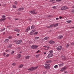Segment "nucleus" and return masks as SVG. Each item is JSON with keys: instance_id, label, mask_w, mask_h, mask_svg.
Returning <instances> with one entry per match:
<instances>
[{"instance_id": "1", "label": "nucleus", "mask_w": 74, "mask_h": 74, "mask_svg": "<svg viewBox=\"0 0 74 74\" xmlns=\"http://www.w3.org/2000/svg\"><path fill=\"white\" fill-rule=\"evenodd\" d=\"M37 68H38V66H36L35 67H32L30 68L29 69H28V71H33L34 70H36Z\"/></svg>"}, {"instance_id": "2", "label": "nucleus", "mask_w": 74, "mask_h": 74, "mask_svg": "<svg viewBox=\"0 0 74 74\" xmlns=\"http://www.w3.org/2000/svg\"><path fill=\"white\" fill-rule=\"evenodd\" d=\"M31 48L34 49H37V48H38V46H36V45H33L31 46Z\"/></svg>"}, {"instance_id": "3", "label": "nucleus", "mask_w": 74, "mask_h": 74, "mask_svg": "<svg viewBox=\"0 0 74 74\" xmlns=\"http://www.w3.org/2000/svg\"><path fill=\"white\" fill-rule=\"evenodd\" d=\"M46 66L44 67V68L45 69H47V70H48V69H50V66H49V64H46Z\"/></svg>"}, {"instance_id": "4", "label": "nucleus", "mask_w": 74, "mask_h": 74, "mask_svg": "<svg viewBox=\"0 0 74 74\" xmlns=\"http://www.w3.org/2000/svg\"><path fill=\"white\" fill-rule=\"evenodd\" d=\"M62 47L61 46H60L56 48V49H57L58 51H60L62 49Z\"/></svg>"}, {"instance_id": "5", "label": "nucleus", "mask_w": 74, "mask_h": 74, "mask_svg": "<svg viewBox=\"0 0 74 74\" xmlns=\"http://www.w3.org/2000/svg\"><path fill=\"white\" fill-rule=\"evenodd\" d=\"M22 42V40H18V41H16V44H21V42Z\"/></svg>"}, {"instance_id": "6", "label": "nucleus", "mask_w": 74, "mask_h": 74, "mask_svg": "<svg viewBox=\"0 0 74 74\" xmlns=\"http://www.w3.org/2000/svg\"><path fill=\"white\" fill-rule=\"evenodd\" d=\"M66 69H67V67L65 66L64 68H62L60 70V71H64V70H66Z\"/></svg>"}, {"instance_id": "7", "label": "nucleus", "mask_w": 74, "mask_h": 74, "mask_svg": "<svg viewBox=\"0 0 74 74\" xmlns=\"http://www.w3.org/2000/svg\"><path fill=\"white\" fill-rule=\"evenodd\" d=\"M53 56V54L52 53H50L48 55L47 57L49 58H51Z\"/></svg>"}, {"instance_id": "8", "label": "nucleus", "mask_w": 74, "mask_h": 74, "mask_svg": "<svg viewBox=\"0 0 74 74\" xmlns=\"http://www.w3.org/2000/svg\"><path fill=\"white\" fill-rule=\"evenodd\" d=\"M30 30V27H28L25 30V32L27 33V32H28V31Z\"/></svg>"}, {"instance_id": "9", "label": "nucleus", "mask_w": 74, "mask_h": 74, "mask_svg": "<svg viewBox=\"0 0 74 74\" xmlns=\"http://www.w3.org/2000/svg\"><path fill=\"white\" fill-rule=\"evenodd\" d=\"M35 12V10H33L32 11H30V12H31V14H37V13Z\"/></svg>"}, {"instance_id": "10", "label": "nucleus", "mask_w": 74, "mask_h": 74, "mask_svg": "<svg viewBox=\"0 0 74 74\" xmlns=\"http://www.w3.org/2000/svg\"><path fill=\"white\" fill-rule=\"evenodd\" d=\"M49 44H55V41L52 40H50L49 41Z\"/></svg>"}, {"instance_id": "11", "label": "nucleus", "mask_w": 74, "mask_h": 74, "mask_svg": "<svg viewBox=\"0 0 74 74\" xmlns=\"http://www.w3.org/2000/svg\"><path fill=\"white\" fill-rule=\"evenodd\" d=\"M36 31L35 30H33L30 33V35H32L33 34H34V32Z\"/></svg>"}, {"instance_id": "12", "label": "nucleus", "mask_w": 74, "mask_h": 74, "mask_svg": "<svg viewBox=\"0 0 74 74\" xmlns=\"http://www.w3.org/2000/svg\"><path fill=\"white\" fill-rule=\"evenodd\" d=\"M61 58L62 59H63L64 60H66V57L63 56H62L61 57Z\"/></svg>"}, {"instance_id": "13", "label": "nucleus", "mask_w": 74, "mask_h": 74, "mask_svg": "<svg viewBox=\"0 0 74 74\" xmlns=\"http://www.w3.org/2000/svg\"><path fill=\"white\" fill-rule=\"evenodd\" d=\"M63 36H60L57 37L58 39H62Z\"/></svg>"}, {"instance_id": "14", "label": "nucleus", "mask_w": 74, "mask_h": 74, "mask_svg": "<svg viewBox=\"0 0 74 74\" xmlns=\"http://www.w3.org/2000/svg\"><path fill=\"white\" fill-rule=\"evenodd\" d=\"M24 10V8H19L18 10L17 11H21L22 10Z\"/></svg>"}, {"instance_id": "15", "label": "nucleus", "mask_w": 74, "mask_h": 74, "mask_svg": "<svg viewBox=\"0 0 74 74\" xmlns=\"http://www.w3.org/2000/svg\"><path fill=\"white\" fill-rule=\"evenodd\" d=\"M14 31L17 32H20V30L19 29H14Z\"/></svg>"}, {"instance_id": "16", "label": "nucleus", "mask_w": 74, "mask_h": 74, "mask_svg": "<svg viewBox=\"0 0 74 74\" xmlns=\"http://www.w3.org/2000/svg\"><path fill=\"white\" fill-rule=\"evenodd\" d=\"M23 66V64H21L18 66V68L19 69H21V68H22Z\"/></svg>"}, {"instance_id": "17", "label": "nucleus", "mask_w": 74, "mask_h": 74, "mask_svg": "<svg viewBox=\"0 0 74 74\" xmlns=\"http://www.w3.org/2000/svg\"><path fill=\"white\" fill-rule=\"evenodd\" d=\"M64 64V63H62L61 64H59V66L60 67L61 66H63Z\"/></svg>"}, {"instance_id": "18", "label": "nucleus", "mask_w": 74, "mask_h": 74, "mask_svg": "<svg viewBox=\"0 0 74 74\" xmlns=\"http://www.w3.org/2000/svg\"><path fill=\"white\" fill-rule=\"evenodd\" d=\"M5 19H3V18H1L0 19V22H2V21H5Z\"/></svg>"}, {"instance_id": "19", "label": "nucleus", "mask_w": 74, "mask_h": 74, "mask_svg": "<svg viewBox=\"0 0 74 74\" xmlns=\"http://www.w3.org/2000/svg\"><path fill=\"white\" fill-rule=\"evenodd\" d=\"M11 47H12V45L11 44H9L8 45V48H11Z\"/></svg>"}, {"instance_id": "20", "label": "nucleus", "mask_w": 74, "mask_h": 74, "mask_svg": "<svg viewBox=\"0 0 74 74\" xmlns=\"http://www.w3.org/2000/svg\"><path fill=\"white\" fill-rule=\"evenodd\" d=\"M35 28V26L34 25H32L31 27V29H34Z\"/></svg>"}, {"instance_id": "21", "label": "nucleus", "mask_w": 74, "mask_h": 74, "mask_svg": "<svg viewBox=\"0 0 74 74\" xmlns=\"http://www.w3.org/2000/svg\"><path fill=\"white\" fill-rule=\"evenodd\" d=\"M51 61H46V63H51Z\"/></svg>"}, {"instance_id": "22", "label": "nucleus", "mask_w": 74, "mask_h": 74, "mask_svg": "<svg viewBox=\"0 0 74 74\" xmlns=\"http://www.w3.org/2000/svg\"><path fill=\"white\" fill-rule=\"evenodd\" d=\"M2 18H3V19H5V20H6V18H5V15H3L2 16Z\"/></svg>"}, {"instance_id": "23", "label": "nucleus", "mask_w": 74, "mask_h": 74, "mask_svg": "<svg viewBox=\"0 0 74 74\" xmlns=\"http://www.w3.org/2000/svg\"><path fill=\"white\" fill-rule=\"evenodd\" d=\"M8 41H9V40L8 39H5V42H8Z\"/></svg>"}, {"instance_id": "24", "label": "nucleus", "mask_w": 74, "mask_h": 74, "mask_svg": "<svg viewBox=\"0 0 74 74\" xmlns=\"http://www.w3.org/2000/svg\"><path fill=\"white\" fill-rule=\"evenodd\" d=\"M40 54H38V55H36V58H38V57H39V56H40Z\"/></svg>"}, {"instance_id": "25", "label": "nucleus", "mask_w": 74, "mask_h": 74, "mask_svg": "<svg viewBox=\"0 0 74 74\" xmlns=\"http://www.w3.org/2000/svg\"><path fill=\"white\" fill-rule=\"evenodd\" d=\"M48 38H49V37H45V38L44 39L45 40H48Z\"/></svg>"}, {"instance_id": "26", "label": "nucleus", "mask_w": 74, "mask_h": 74, "mask_svg": "<svg viewBox=\"0 0 74 74\" xmlns=\"http://www.w3.org/2000/svg\"><path fill=\"white\" fill-rule=\"evenodd\" d=\"M8 38L11 40V39H12V36H10L8 37Z\"/></svg>"}, {"instance_id": "27", "label": "nucleus", "mask_w": 74, "mask_h": 74, "mask_svg": "<svg viewBox=\"0 0 74 74\" xmlns=\"http://www.w3.org/2000/svg\"><path fill=\"white\" fill-rule=\"evenodd\" d=\"M22 56H21V54H19L18 55V58H20Z\"/></svg>"}, {"instance_id": "28", "label": "nucleus", "mask_w": 74, "mask_h": 74, "mask_svg": "<svg viewBox=\"0 0 74 74\" xmlns=\"http://www.w3.org/2000/svg\"><path fill=\"white\" fill-rule=\"evenodd\" d=\"M64 10H67V9H68V8L67 7L64 6Z\"/></svg>"}, {"instance_id": "29", "label": "nucleus", "mask_w": 74, "mask_h": 74, "mask_svg": "<svg viewBox=\"0 0 74 74\" xmlns=\"http://www.w3.org/2000/svg\"><path fill=\"white\" fill-rule=\"evenodd\" d=\"M29 58H30V56H27L25 57V59H29Z\"/></svg>"}, {"instance_id": "30", "label": "nucleus", "mask_w": 74, "mask_h": 74, "mask_svg": "<svg viewBox=\"0 0 74 74\" xmlns=\"http://www.w3.org/2000/svg\"><path fill=\"white\" fill-rule=\"evenodd\" d=\"M71 22H72V21L71 20L68 21H66V22L67 23H71Z\"/></svg>"}, {"instance_id": "31", "label": "nucleus", "mask_w": 74, "mask_h": 74, "mask_svg": "<svg viewBox=\"0 0 74 74\" xmlns=\"http://www.w3.org/2000/svg\"><path fill=\"white\" fill-rule=\"evenodd\" d=\"M59 25V23H57L55 24V27H56V26H58V25Z\"/></svg>"}, {"instance_id": "32", "label": "nucleus", "mask_w": 74, "mask_h": 74, "mask_svg": "<svg viewBox=\"0 0 74 74\" xmlns=\"http://www.w3.org/2000/svg\"><path fill=\"white\" fill-rule=\"evenodd\" d=\"M61 10H63V11H64V6L61 8Z\"/></svg>"}, {"instance_id": "33", "label": "nucleus", "mask_w": 74, "mask_h": 74, "mask_svg": "<svg viewBox=\"0 0 74 74\" xmlns=\"http://www.w3.org/2000/svg\"><path fill=\"white\" fill-rule=\"evenodd\" d=\"M58 66L57 65H56L54 66V68L55 69H57V68H58Z\"/></svg>"}, {"instance_id": "34", "label": "nucleus", "mask_w": 74, "mask_h": 74, "mask_svg": "<svg viewBox=\"0 0 74 74\" xmlns=\"http://www.w3.org/2000/svg\"><path fill=\"white\" fill-rule=\"evenodd\" d=\"M12 7L14 8H16V6L14 5H13Z\"/></svg>"}, {"instance_id": "35", "label": "nucleus", "mask_w": 74, "mask_h": 74, "mask_svg": "<svg viewBox=\"0 0 74 74\" xmlns=\"http://www.w3.org/2000/svg\"><path fill=\"white\" fill-rule=\"evenodd\" d=\"M15 52V51H13L12 53H11V55H12Z\"/></svg>"}, {"instance_id": "36", "label": "nucleus", "mask_w": 74, "mask_h": 74, "mask_svg": "<svg viewBox=\"0 0 74 74\" xmlns=\"http://www.w3.org/2000/svg\"><path fill=\"white\" fill-rule=\"evenodd\" d=\"M38 38H39V37H36L35 38V39L36 40H37L38 39Z\"/></svg>"}, {"instance_id": "37", "label": "nucleus", "mask_w": 74, "mask_h": 74, "mask_svg": "<svg viewBox=\"0 0 74 74\" xmlns=\"http://www.w3.org/2000/svg\"><path fill=\"white\" fill-rule=\"evenodd\" d=\"M62 0H56V1H58V2H59L60 1H61Z\"/></svg>"}, {"instance_id": "38", "label": "nucleus", "mask_w": 74, "mask_h": 74, "mask_svg": "<svg viewBox=\"0 0 74 74\" xmlns=\"http://www.w3.org/2000/svg\"><path fill=\"white\" fill-rule=\"evenodd\" d=\"M3 56H5L6 55L5 53H3Z\"/></svg>"}, {"instance_id": "39", "label": "nucleus", "mask_w": 74, "mask_h": 74, "mask_svg": "<svg viewBox=\"0 0 74 74\" xmlns=\"http://www.w3.org/2000/svg\"><path fill=\"white\" fill-rule=\"evenodd\" d=\"M12 65H13V66H15L16 65V64H15V63H13V64H12Z\"/></svg>"}, {"instance_id": "40", "label": "nucleus", "mask_w": 74, "mask_h": 74, "mask_svg": "<svg viewBox=\"0 0 74 74\" xmlns=\"http://www.w3.org/2000/svg\"><path fill=\"white\" fill-rule=\"evenodd\" d=\"M14 4H16V5L18 4V2L17 1H15L14 2Z\"/></svg>"}, {"instance_id": "41", "label": "nucleus", "mask_w": 74, "mask_h": 74, "mask_svg": "<svg viewBox=\"0 0 74 74\" xmlns=\"http://www.w3.org/2000/svg\"><path fill=\"white\" fill-rule=\"evenodd\" d=\"M52 8H53V9H55L56 8V7L55 6L52 7Z\"/></svg>"}, {"instance_id": "42", "label": "nucleus", "mask_w": 74, "mask_h": 74, "mask_svg": "<svg viewBox=\"0 0 74 74\" xmlns=\"http://www.w3.org/2000/svg\"><path fill=\"white\" fill-rule=\"evenodd\" d=\"M55 0H50L49 1V2H52H52L54 1H55Z\"/></svg>"}, {"instance_id": "43", "label": "nucleus", "mask_w": 74, "mask_h": 74, "mask_svg": "<svg viewBox=\"0 0 74 74\" xmlns=\"http://www.w3.org/2000/svg\"><path fill=\"white\" fill-rule=\"evenodd\" d=\"M17 14H18V15H21V14L20 12H18L17 13Z\"/></svg>"}, {"instance_id": "44", "label": "nucleus", "mask_w": 74, "mask_h": 74, "mask_svg": "<svg viewBox=\"0 0 74 74\" xmlns=\"http://www.w3.org/2000/svg\"><path fill=\"white\" fill-rule=\"evenodd\" d=\"M10 56V55L9 54H7L6 56V57H8V56Z\"/></svg>"}, {"instance_id": "45", "label": "nucleus", "mask_w": 74, "mask_h": 74, "mask_svg": "<svg viewBox=\"0 0 74 74\" xmlns=\"http://www.w3.org/2000/svg\"><path fill=\"white\" fill-rule=\"evenodd\" d=\"M4 30H5V29H1V32H3Z\"/></svg>"}, {"instance_id": "46", "label": "nucleus", "mask_w": 74, "mask_h": 74, "mask_svg": "<svg viewBox=\"0 0 74 74\" xmlns=\"http://www.w3.org/2000/svg\"><path fill=\"white\" fill-rule=\"evenodd\" d=\"M49 52H50V53H52V52H53V51L52 50H51L49 51Z\"/></svg>"}, {"instance_id": "47", "label": "nucleus", "mask_w": 74, "mask_h": 74, "mask_svg": "<svg viewBox=\"0 0 74 74\" xmlns=\"http://www.w3.org/2000/svg\"><path fill=\"white\" fill-rule=\"evenodd\" d=\"M46 73H47V72L46 71L44 72L43 73V74H46Z\"/></svg>"}, {"instance_id": "48", "label": "nucleus", "mask_w": 74, "mask_h": 74, "mask_svg": "<svg viewBox=\"0 0 74 74\" xmlns=\"http://www.w3.org/2000/svg\"><path fill=\"white\" fill-rule=\"evenodd\" d=\"M52 27H53V26L52 24L50 25V27H51V28H52Z\"/></svg>"}, {"instance_id": "49", "label": "nucleus", "mask_w": 74, "mask_h": 74, "mask_svg": "<svg viewBox=\"0 0 74 74\" xmlns=\"http://www.w3.org/2000/svg\"><path fill=\"white\" fill-rule=\"evenodd\" d=\"M37 34H38V32H35L34 33V34L35 35Z\"/></svg>"}, {"instance_id": "50", "label": "nucleus", "mask_w": 74, "mask_h": 74, "mask_svg": "<svg viewBox=\"0 0 74 74\" xmlns=\"http://www.w3.org/2000/svg\"><path fill=\"white\" fill-rule=\"evenodd\" d=\"M52 25L54 27H55V24H53Z\"/></svg>"}, {"instance_id": "51", "label": "nucleus", "mask_w": 74, "mask_h": 74, "mask_svg": "<svg viewBox=\"0 0 74 74\" xmlns=\"http://www.w3.org/2000/svg\"><path fill=\"white\" fill-rule=\"evenodd\" d=\"M71 12H74V10H72Z\"/></svg>"}, {"instance_id": "52", "label": "nucleus", "mask_w": 74, "mask_h": 74, "mask_svg": "<svg viewBox=\"0 0 74 74\" xmlns=\"http://www.w3.org/2000/svg\"><path fill=\"white\" fill-rule=\"evenodd\" d=\"M66 47H69V45L67 44L66 45Z\"/></svg>"}, {"instance_id": "53", "label": "nucleus", "mask_w": 74, "mask_h": 74, "mask_svg": "<svg viewBox=\"0 0 74 74\" xmlns=\"http://www.w3.org/2000/svg\"><path fill=\"white\" fill-rule=\"evenodd\" d=\"M28 21H30V20H32V18H29L28 19Z\"/></svg>"}, {"instance_id": "54", "label": "nucleus", "mask_w": 74, "mask_h": 74, "mask_svg": "<svg viewBox=\"0 0 74 74\" xmlns=\"http://www.w3.org/2000/svg\"><path fill=\"white\" fill-rule=\"evenodd\" d=\"M40 52V50H38L36 52V53H38Z\"/></svg>"}, {"instance_id": "55", "label": "nucleus", "mask_w": 74, "mask_h": 74, "mask_svg": "<svg viewBox=\"0 0 74 74\" xmlns=\"http://www.w3.org/2000/svg\"><path fill=\"white\" fill-rule=\"evenodd\" d=\"M14 20L15 21H16V20H18V18H15Z\"/></svg>"}, {"instance_id": "56", "label": "nucleus", "mask_w": 74, "mask_h": 74, "mask_svg": "<svg viewBox=\"0 0 74 74\" xmlns=\"http://www.w3.org/2000/svg\"><path fill=\"white\" fill-rule=\"evenodd\" d=\"M51 15H49V16H47V17H51Z\"/></svg>"}, {"instance_id": "57", "label": "nucleus", "mask_w": 74, "mask_h": 74, "mask_svg": "<svg viewBox=\"0 0 74 74\" xmlns=\"http://www.w3.org/2000/svg\"><path fill=\"white\" fill-rule=\"evenodd\" d=\"M43 47H45V48H47V46H43Z\"/></svg>"}, {"instance_id": "58", "label": "nucleus", "mask_w": 74, "mask_h": 74, "mask_svg": "<svg viewBox=\"0 0 74 74\" xmlns=\"http://www.w3.org/2000/svg\"><path fill=\"white\" fill-rule=\"evenodd\" d=\"M59 18H60V19H62V16H60L59 17Z\"/></svg>"}, {"instance_id": "59", "label": "nucleus", "mask_w": 74, "mask_h": 74, "mask_svg": "<svg viewBox=\"0 0 74 74\" xmlns=\"http://www.w3.org/2000/svg\"><path fill=\"white\" fill-rule=\"evenodd\" d=\"M47 28H49V27H50V26H47Z\"/></svg>"}, {"instance_id": "60", "label": "nucleus", "mask_w": 74, "mask_h": 74, "mask_svg": "<svg viewBox=\"0 0 74 74\" xmlns=\"http://www.w3.org/2000/svg\"><path fill=\"white\" fill-rule=\"evenodd\" d=\"M49 47H47V50H48V49H49Z\"/></svg>"}, {"instance_id": "61", "label": "nucleus", "mask_w": 74, "mask_h": 74, "mask_svg": "<svg viewBox=\"0 0 74 74\" xmlns=\"http://www.w3.org/2000/svg\"><path fill=\"white\" fill-rule=\"evenodd\" d=\"M8 19H9L10 20V19H11V18H10V17H8Z\"/></svg>"}, {"instance_id": "62", "label": "nucleus", "mask_w": 74, "mask_h": 74, "mask_svg": "<svg viewBox=\"0 0 74 74\" xmlns=\"http://www.w3.org/2000/svg\"><path fill=\"white\" fill-rule=\"evenodd\" d=\"M64 73H67V71H65L64 72Z\"/></svg>"}, {"instance_id": "63", "label": "nucleus", "mask_w": 74, "mask_h": 74, "mask_svg": "<svg viewBox=\"0 0 74 74\" xmlns=\"http://www.w3.org/2000/svg\"><path fill=\"white\" fill-rule=\"evenodd\" d=\"M56 20H58V19H59V18H56Z\"/></svg>"}, {"instance_id": "64", "label": "nucleus", "mask_w": 74, "mask_h": 74, "mask_svg": "<svg viewBox=\"0 0 74 74\" xmlns=\"http://www.w3.org/2000/svg\"><path fill=\"white\" fill-rule=\"evenodd\" d=\"M8 51H9L8 50H6V52H8Z\"/></svg>"}]
</instances>
